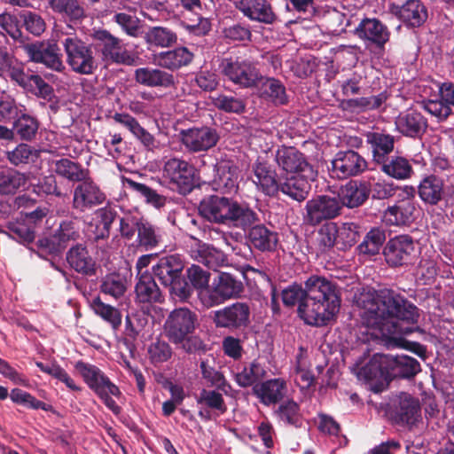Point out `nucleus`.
Listing matches in <instances>:
<instances>
[{"instance_id": "1", "label": "nucleus", "mask_w": 454, "mask_h": 454, "mask_svg": "<svg viewBox=\"0 0 454 454\" xmlns=\"http://www.w3.org/2000/svg\"><path fill=\"white\" fill-rule=\"evenodd\" d=\"M356 305L362 323L376 338L396 340L410 334L413 328L403 323L415 324L419 316L416 306L391 290H364Z\"/></svg>"}, {"instance_id": "2", "label": "nucleus", "mask_w": 454, "mask_h": 454, "mask_svg": "<svg viewBox=\"0 0 454 454\" xmlns=\"http://www.w3.org/2000/svg\"><path fill=\"white\" fill-rule=\"evenodd\" d=\"M306 297L298 306V314L305 324L323 326L338 313L340 298L336 286L324 277L313 275L305 281Z\"/></svg>"}, {"instance_id": "3", "label": "nucleus", "mask_w": 454, "mask_h": 454, "mask_svg": "<svg viewBox=\"0 0 454 454\" xmlns=\"http://www.w3.org/2000/svg\"><path fill=\"white\" fill-rule=\"evenodd\" d=\"M199 212L211 223H232L234 227H250L255 220L254 211L247 205L218 195L204 198L200 203Z\"/></svg>"}, {"instance_id": "4", "label": "nucleus", "mask_w": 454, "mask_h": 454, "mask_svg": "<svg viewBox=\"0 0 454 454\" xmlns=\"http://www.w3.org/2000/svg\"><path fill=\"white\" fill-rule=\"evenodd\" d=\"M199 326L198 316L187 308H179L171 311L165 321L166 336L175 345L188 354H200L207 350V345L196 335Z\"/></svg>"}, {"instance_id": "5", "label": "nucleus", "mask_w": 454, "mask_h": 454, "mask_svg": "<svg viewBox=\"0 0 454 454\" xmlns=\"http://www.w3.org/2000/svg\"><path fill=\"white\" fill-rule=\"evenodd\" d=\"M184 264L178 254L162 257L153 267V275L160 284L168 287L171 295L180 301H186L192 294L189 283L182 277Z\"/></svg>"}, {"instance_id": "6", "label": "nucleus", "mask_w": 454, "mask_h": 454, "mask_svg": "<svg viewBox=\"0 0 454 454\" xmlns=\"http://www.w3.org/2000/svg\"><path fill=\"white\" fill-rule=\"evenodd\" d=\"M67 57V63L79 74L90 75L98 68V62L92 44L82 40L77 35L67 36L62 41Z\"/></svg>"}, {"instance_id": "7", "label": "nucleus", "mask_w": 454, "mask_h": 454, "mask_svg": "<svg viewBox=\"0 0 454 454\" xmlns=\"http://www.w3.org/2000/svg\"><path fill=\"white\" fill-rule=\"evenodd\" d=\"M94 41V48L104 61L118 65L134 66L137 58L121 46V40L106 29L93 30L90 35Z\"/></svg>"}, {"instance_id": "8", "label": "nucleus", "mask_w": 454, "mask_h": 454, "mask_svg": "<svg viewBox=\"0 0 454 454\" xmlns=\"http://www.w3.org/2000/svg\"><path fill=\"white\" fill-rule=\"evenodd\" d=\"M179 141L188 153H199L214 148L220 140L216 129L207 126H193L182 129L178 133Z\"/></svg>"}, {"instance_id": "9", "label": "nucleus", "mask_w": 454, "mask_h": 454, "mask_svg": "<svg viewBox=\"0 0 454 454\" xmlns=\"http://www.w3.org/2000/svg\"><path fill=\"white\" fill-rule=\"evenodd\" d=\"M23 51L30 61L42 64L52 71L63 72L66 68L61 50L54 42L46 40L27 42L24 44Z\"/></svg>"}, {"instance_id": "10", "label": "nucleus", "mask_w": 454, "mask_h": 454, "mask_svg": "<svg viewBox=\"0 0 454 454\" xmlns=\"http://www.w3.org/2000/svg\"><path fill=\"white\" fill-rule=\"evenodd\" d=\"M367 168L368 163L364 157L352 149H348L335 153L329 171L333 178L343 180L357 176Z\"/></svg>"}, {"instance_id": "11", "label": "nucleus", "mask_w": 454, "mask_h": 454, "mask_svg": "<svg viewBox=\"0 0 454 454\" xmlns=\"http://www.w3.org/2000/svg\"><path fill=\"white\" fill-rule=\"evenodd\" d=\"M195 168L188 161L171 158L168 160L163 167V173L170 182L176 185L179 193L188 194L195 187Z\"/></svg>"}, {"instance_id": "12", "label": "nucleus", "mask_w": 454, "mask_h": 454, "mask_svg": "<svg viewBox=\"0 0 454 454\" xmlns=\"http://www.w3.org/2000/svg\"><path fill=\"white\" fill-rule=\"evenodd\" d=\"M74 369L82 376L89 388L97 395L109 390L114 397L120 398L122 394L119 387L111 381L109 377L98 366L80 360L75 363Z\"/></svg>"}, {"instance_id": "13", "label": "nucleus", "mask_w": 454, "mask_h": 454, "mask_svg": "<svg viewBox=\"0 0 454 454\" xmlns=\"http://www.w3.org/2000/svg\"><path fill=\"white\" fill-rule=\"evenodd\" d=\"M243 290L240 280L236 279L231 273L220 271L213 279L208 296L213 303L220 304L226 300L239 298Z\"/></svg>"}, {"instance_id": "14", "label": "nucleus", "mask_w": 454, "mask_h": 454, "mask_svg": "<svg viewBox=\"0 0 454 454\" xmlns=\"http://www.w3.org/2000/svg\"><path fill=\"white\" fill-rule=\"evenodd\" d=\"M340 208L337 199L319 196L307 202L306 221L311 225L320 224L325 220L337 216Z\"/></svg>"}, {"instance_id": "15", "label": "nucleus", "mask_w": 454, "mask_h": 454, "mask_svg": "<svg viewBox=\"0 0 454 454\" xmlns=\"http://www.w3.org/2000/svg\"><path fill=\"white\" fill-rule=\"evenodd\" d=\"M74 189L73 205L76 209L84 211L102 204L106 200L105 193L90 178V175Z\"/></svg>"}, {"instance_id": "16", "label": "nucleus", "mask_w": 454, "mask_h": 454, "mask_svg": "<svg viewBox=\"0 0 454 454\" xmlns=\"http://www.w3.org/2000/svg\"><path fill=\"white\" fill-rule=\"evenodd\" d=\"M354 34L366 44H373L379 49H383L390 38L387 26L375 18L362 20L355 28Z\"/></svg>"}, {"instance_id": "17", "label": "nucleus", "mask_w": 454, "mask_h": 454, "mask_svg": "<svg viewBox=\"0 0 454 454\" xmlns=\"http://www.w3.org/2000/svg\"><path fill=\"white\" fill-rule=\"evenodd\" d=\"M390 360L389 355L374 354L370 361L362 366L357 376L368 382H376L380 387L388 384L390 381Z\"/></svg>"}, {"instance_id": "18", "label": "nucleus", "mask_w": 454, "mask_h": 454, "mask_svg": "<svg viewBox=\"0 0 454 454\" xmlns=\"http://www.w3.org/2000/svg\"><path fill=\"white\" fill-rule=\"evenodd\" d=\"M250 309L245 302H235L215 313L214 322L217 327L238 329L247 326Z\"/></svg>"}, {"instance_id": "19", "label": "nucleus", "mask_w": 454, "mask_h": 454, "mask_svg": "<svg viewBox=\"0 0 454 454\" xmlns=\"http://www.w3.org/2000/svg\"><path fill=\"white\" fill-rule=\"evenodd\" d=\"M222 73L233 82L243 87H252L255 84V74L250 64L239 62L232 58H225L220 65Z\"/></svg>"}, {"instance_id": "20", "label": "nucleus", "mask_w": 454, "mask_h": 454, "mask_svg": "<svg viewBox=\"0 0 454 454\" xmlns=\"http://www.w3.org/2000/svg\"><path fill=\"white\" fill-rule=\"evenodd\" d=\"M135 294L136 301L139 304L162 303L165 300L154 277L147 271L137 275Z\"/></svg>"}, {"instance_id": "21", "label": "nucleus", "mask_w": 454, "mask_h": 454, "mask_svg": "<svg viewBox=\"0 0 454 454\" xmlns=\"http://www.w3.org/2000/svg\"><path fill=\"white\" fill-rule=\"evenodd\" d=\"M270 160L277 162L284 171L289 173H301L310 168L303 154L292 146H283L276 154L271 153Z\"/></svg>"}, {"instance_id": "22", "label": "nucleus", "mask_w": 454, "mask_h": 454, "mask_svg": "<svg viewBox=\"0 0 454 454\" xmlns=\"http://www.w3.org/2000/svg\"><path fill=\"white\" fill-rule=\"evenodd\" d=\"M413 251L412 239L409 236L402 235L388 241L384 249V255L389 265L399 266L407 262Z\"/></svg>"}, {"instance_id": "23", "label": "nucleus", "mask_w": 454, "mask_h": 454, "mask_svg": "<svg viewBox=\"0 0 454 454\" xmlns=\"http://www.w3.org/2000/svg\"><path fill=\"white\" fill-rule=\"evenodd\" d=\"M194 59V54L187 47L179 46L173 50L161 51L155 55V61L161 68L177 71L188 67Z\"/></svg>"}, {"instance_id": "24", "label": "nucleus", "mask_w": 454, "mask_h": 454, "mask_svg": "<svg viewBox=\"0 0 454 454\" xmlns=\"http://www.w3.org/2000/svg\"><path fill=\"white\" fill-rule=\"evenodd\" d=\"M289 396L287 382L281 378L265 380L257 388V397L267 406L276 405Z\"/></svg>"}, {"instance_id": "25", "label": "nucleus", "mask_w": 454, "mask_h": 454, "mask_svg": "<svg viewBox=\"0 0 454 454\" xmlns=\"http://www.w3.org/2000/svg\"><path fill=\"white\" fill-rule=\"evenodd\" d=\"M395 127L403 136L415 138L426 132L427 121L417 111H406L396 117Z\"/></svg>"}, {"instance_id": "26", "label": "nucleus", "mask_w": 454, "mask_h": 454, "mask_svg": "<svg viewBox=\"0 0 454 454\" xmlns=\"http://www.w3.org/2000/svg\"><path fill=\"white\" fill-rule=\"evenodd\" d=\"M418 194L425 204L435 206L444 197V181L435 174L427 175L418 185Z\"/></svg>"}, {"instance_id": "27", "label": "nucleus", "mask_w": 454, "mask_h": 454, "mask_svg": "<svg viewBox=\"0 0 454 454\" xmlns=\"http://www.w3.org/2000/svg\"><path fill=\"white\" fill-rule=\"evenodd\" d=\"M215 176L213 180V189L223 194H231L238 191L237 168L230 162H221L215 165Z\"/></svg>"}, {"instance_id": "28", "label": "nucleus", "mask_w": 454, "mask_h": 454, "mask_svg": "<svg viewBox=\"0 0 454 454\" xmlns=\"http://www.w3.org/2000/svg\"><path fill=\"white\" fill-rule=\"evenodd\" d=\"M69 266L84 276H94L97 271L96 261L90 254L86 247L79 244L72 247L67 253Z\"/></svg>"}, {"instance_id": "29", "label": "nucleus", "mask_w": 454, "mask_h": 454, "mask_svg": "<svg viewBox=\"0 0 454 454\" xmlns=\"http://www.w3.org/2000/svg\"><path fill=\"white\" fill-rule=\"evenodd\" d=\"M134 78L137 83L152 88H169L175 85L174 75L158 68H137L135 70Z\"/></svg>"}, {"instance_id": "30", "label": "nucleus", "mask_w": 454, "mask_h": 454, "mask_svg": "<svg viewBox=\"0 0 454 454\" xmlns=\"http://www.w3.org/2000/svg\"><path fill=\"white\" fill-rule=\"evenodd\" d=\"M117 9L119 11H126L127 12H115L113 21L115 22L127 35L137 37L141 27V20L135 15L137 7L127 4L125 2H121Z\"/></svg>"}, {"instance_id": "31", "label": "nucleus", "mask_w": 454, "mask_h": 454, "mask_svg": "<svg viewBox=\"0 0 454 454\" xmlns=\"http://www.w3.org/2000/svg\"><path fill=\"white\" fill-rule=\"evenodd\" d=\"M48 8L74 24L82 22L87 17L84 7L78 0H49Z\"/></svg>"}, {"instance_id": "32", "label": "nucleus", "mask_w": 454, "mask_h": 454, "mask_svg": "<svg viewBox=\"0 0 454 454\" xmlns=\"http://www.w3.org/2000/svg\"><path fill=\"white\" fill-rule=\"evenodd\" d=\"M78 236L73 229H58L53 235L39 239L37 247L48 254H58L67 247L69 240H75Z\"/></svg>"}, {"instance_id": "33", "label": "nucleus", "mask_w": 454, "mask_h": 454, "mask_svg": "<svg viewBox=\"0 0 454 454\" xmlns=\"http://www.w3.org/2000/svg\"><path fill=\"white\" fill-rule=\"evenodd\" d=\"M339 197L342 204L348 207H359L369 197V184L350 180L340 188Z\"/></svg>"}, {"instance_id": "34", "label": "nucleus", "mask_w": 454, "mask_h": 454, "mask_svg": "<svg viewBox=\"0 0 454 454\" xmlns=\"http://www.w3.org/2000/svg\"><path fill=\"white\" fill-rule=\"evenodd\" d=\"M394 8L399 19L410 27H419L427 20V9L419 0H408L402 6Z\"/></svg>"}, {"instance_id": "35", "label": "nucleus", "mask_w": 454, "mask_h": 454, "mask_svg": "<svg viewBox=\"0 0 454 454\" xmlns=\"http://www.w3.org/2000/svg\"><path fill=\"white\" fill-rule=\"evenodd\" d=\"M191 240H193L198 249L195 251V259L207 266L208 269L216 270L218 267L223 266L227 262L226 255L220 250L212 246L203 243L199 239L189 236Z\"/></svg>"}, {"instance_id": "36", "label": "nucleus", "mask_w": 454, "mask_h": 454, "mask_svg": "<svg viewBox=\"0 0 454 454\" xmlns=\"http://www.w3.org/2000/svg\"><path fill=\"white\" fill-rule=\"evenodd\" d=\"M271 161L257 156V187L268 196H274L280 189Z\"/></svg>"}, {"instance_id": "37", "label": "nucleus", "mask_w": 454, "mask_h": 454, "mask_svg": "<svg viewBox=\"0 0 454 454\" xmlns=\"http://www.w3.org/2000/svg\"><path fill=\"white\" fill-rule=\"evenodd\" d=\"M257 95L272 102L274 105H285L287 97L285 87L279 81L269 78H257Z\"/></svg>"}, {"instance_id": "38", "label": "nucleus", "mask_w": 454, "mask_h": 454, "mask_svg": "<svg viewBox=\"0 0 454 454\" xmlns=\"http://www.w3.org/2000/svg\"><path fill=\"white\" fill-rule=\"evenodd\" d=\"M366 139L372 149L373 160L378 164L383 163L386 156L394 150L395 137L392 135L369 132Z\"/></svg>"}, {"instance_id": "39", "label": "nucleus", "mask_w": 454, "mask_h": 454, "mask_svg": "<svg viewBox=\"0 0 454 454\" xmlns=\"http://www.w3.org/2000/svg\"><path fill=\"white\" fill-rule=\"evenodd\" d=\"M150 47L169 48L177 42V35L171 28L162 26L150 27L144 35Z\"/></svg>"}, {"instance_id": "40", "label": "nucleus", "mask_w": 454, "mask_h": 454, "mask_svg": "<svg viewBox=\"0 0 454 454\" xmlns=\"http://www.w3.org/2000/svg\"><path fill=\"white\" fill-rule=\"evenodd\" d=\"M390 360V380L395 377L411 378L420 372L419 363L413 357L408 356H389Z\"/></svg>"}, {"instance_id": "41", "label": "nucleus", "mask_w": 454, "mask_h": 454, "mask_svg": "<svg viewBox=\"0 0 454 454\" xmlns=\"http://www.w3.org/2000/svg\"><path fill=\"white\" fill-rule=\"evenodd\" d=\"M54 171L57 175L71 182H80L90 175V171L84 168L79 162L67 158H62L53 162Z\"/></svg>"}, {"instance_id": "42", "label": "nucleus", "mask_w": 454, "mask_h": 454, "mask_svg": "<svg viewBox=\"0 0 454 454\" xmlns=\"http://www.w3.org/2000/svg\"><path fill=\"white\" fill-rule=\"evenodd\" d=\"M93 312L111 325L114 330H118L121 325L122 316L121 311L107 303H105L99 296L95 297L90 302Z\"/></svg>"}, {"instance_id": "43", "label": "nucleus", "mask_w": 454, "mask_h": 454, "mask_svg": "<svg viewBox=\"0 0 454 454\" xmlns=\"http://www.w3.org/2000/svg\"><path fill=\"white\" fill-rule=\"evenodd\" d=\"M395 416L402 423L414 424L420 416L419 402L411 395L402 393L399 396V407L395 411Z\"/></svg>"}, {"instance_id": "44", "label": "nucleus", "mask_w": 454, "mask_h": 454, "mask_svg": "<svg viewBox=\"0 0 454 454\" xmlns=\"http://www.w3.org/2000/svg\"><path fill=\"white\" fill-rule=\"evenodd\" d=\"M39 124L37 118L28 114L21 113L13 121L12 129L14 131V136L17 135L21 140L32 141L36 137Z\"/></svg>"}, {"instance_id": "45", "label": "nucleus", "mask_w": 454, "mask_h": 454, "mask_svg": "<svg viewBox=\"0 0 454 454\" xmlns=\"http://www.w3.org/2000/svg\"><path fill=\"white\" fill-rule=\"evenodd\" d=\"M388 98L389 94L384 90L378 95L348 99L345 104L346 108L351 111L367 112L380 109Z\"/></svg>"}, {"instance_id": "46", "label": "nucleus", "mask_w": 454, "mask_h": 454, "mask_svg": "<svg viewBox=\"0 0 454 454\" xmlns=\"http://www.w3.org/2000/svg\"><path fill=\"white\" fill-rule=\"evenodd\" d=\"M124 185L143 197L146 203L160 208L165 206L167 198L145 184L136 182L130 178H123Z\"/></svg>"}, {"instance_id": "47", "label": "nucleus", "mask_w": 454, "mask_h": 454, "mask_svg": "<svg viewBox=\"0 0 454 454\" xmlns=\"http://www.w3.org/2000/svg\"><path fill=\"white\" fill-rule=\"evenodd\" d=\"M99 288L101 293L118 300L127 292V279L119 273L107 274L102 278Z\"/></svg>"}, {"instance_id": "48", "label": "nucleus", "mask_w": 454, "mask_h": 454, "mask_svg": "<svg viewBox=\"0 0 454 454\" xmlns=\"http://www.w3.org/2000/svg\"><path fill=\"white\" fill-rule=\"evenodd\" d=\"M380 164L381 170L385 174L398 180L410 178L413 173L410 161L401 156L392 157L387 162L385 160Z\"/></svg>"}, {"instance_id": "49", "label": "nucleus", "mask_w": 454, "mask_h": 454, "mask_svg": "<svg viewBox=\"0 0 454 454\" xmlns=\"http://www.w3.org/2000/svg\"><path fill=\"white\" fill-rule=\"evenodd\" d=\"M27 177L19 171L8 169L0 172V195H11L27 184Z\"/></svg>"}, {"instance_id": "50", "label": "nucleus", "mask_w": 454, "mask_h": 454, "mask_svg": "<svg viewBox=\"0 0 454 454\" xmlns=\"http://www.w3.org/2000/svg\"><path fill=\"white\" fill-rule=\"evenodd\" d=\"M280 190L290 198L302 201L309 194V184L305 178L294 176L287 178L285 183L280 184Z\"/></svg>"}, {"instance_id": "51", "label": "nucleus", "mask_w": 454, "mask_h": 454, "mask_svg": "<svg viewBox=\"0 0 454 454\" xmlns=\"http://www.w3.org/2000/svg\"><path fill=\"white\" fill-rule=\"evenodd\" d=\"M278 419L288 425L297 427L301 419L299 404L292 398L283 401L274 411Z\"/></svg>"}, {"instance_id": "52", "label": "nucleus", "mask_w": 454, "mask_h": 454, "mask_svg": "<svg viewBox=\"0 0 454 454\" xmlns=\"http://www.w3.org/2000/svg\"><path fill=\"white\" fill-rule=\"evenodd\" d=\"M200 368L204 380H206L211 387H215L220 390H225L227 386L224 376L222 372L215 370L214 357H207L200 361Z\"/></svg>"}, {"instance_id": "53", "label": "nucleus", "mask_w": 454, "mask_h": 454, "mask_svg": "<svg viewBox=\"0 0 454 454\" xmlns=\"http://www.w3.org/2000/svg\"><path fill=\"white\" fill-rule=\"evenodd\" d=\"M0 26L15 43H20V47L22 49L24 44L27 43L28 37L20 28L19 20L15 15L10 13L0 14Z\"/></svg>"}, {"instance_id": "54", "label": "nucleus", "mask_w": 454, "mask_h": 454, "mask_svg": "<svg viewBox=\"0 0 454 454\" xmlns=\"http://www.w3.org/2000/svg\"><path fill=\"white\" fill-rule=\"evenodd\" d=\"M35 365L41 370V372L47 373L59 381L66 384V386L73 391H81L82 387L77 386L74 380L69 376V374L57 363H51L45 364L42 362H36Z\"/></svg>"}, {"instance_id": "55", "label": "nucleus", "mask_w": 454, "mask_h": 454, "mask_svg": "<svg viewBox=\"0 0 454 454\" xmlns=\"http://www.w3.org/2000/svg\"><path fill=\"white\" fill-rule=\"evenodd\" d=\"M11 400L18 404H21L26 406L27 408L34 409V410H43L45 411L51 410V405L37 400L31 394L20 389V388H13L10 394Z\"/></svg>"}, {"instance_id": "56", "label": "nucleus", "mask_w": 454, "mask_h": 454, "mask_svg": "<svg viewBox=\"0 0 454 454\" xmlns=\"http://www.w3.org/2000/svg\"><path fill=\"white\" fill-rule=\"evenodd\" d=\"M26 30L35 36H40L46 29L43 18L35 12L23 11L19 14Z\"/></svg>"}, {"instance_id": "57", "label": "nucleus", "mask_w": 454, "mask_h": 454, "mask_svg": "<svg viewBox=\"0 0 454 454\" xmlns=\"http://www.w3.org/2000/svg\"><path fill=\"white\" fill-rule=\"evenodd\" d=\"M223 36L228 43L246 44L252 38V32L248 27L234 24L223 30Z\"/></svg>"}, {"instance_id": "58", "label": "nucleus", "mask_w": 454, "mask_h": 454, "mask_svg": "<svg viewBox=\"0 0 454 454\" xmlns=\"http://www.w3.org/2000/svg\"><path fill=\"white\" fill-rule=\"evenodd\" d=\"M38 152L27 144L19 145L14 150L7 153V159L15 166L34 162Z\"/></svg>"}, {"instance_id": "59", "label": "nucleus", "mask_w": 454, "mask_h": 454, "mask_svg": "<svg viewBox=\"0 0 454 454\" xmlns=\"http://www.w3.org/2000/svg\"><path fill=\"white\" fill-rule=\"evenodd\" d=\"M186 277L189 279V286L192 289L204 290L210 287V273L200 266L192 264L186 270Z\"/></svg>"}, {"instance_id": "60", "label": "nucleus", "mask_w": 454, "mask_h": 454, "mask_svg": "<svg viewBox=\"0 0 454 454\" xmlns=\"http://www.w3.org/2000/svg\"><path fill=\"white\" fill-rule=\"evenodd\" d=\"M22 113L16 100L9 95L0 97V122H12Z\"/></svg>"}, {"instance_id": "61", "label": "nucleus", "mask_w": 454, "mask_h": 454, "mask_svg": "<svg viewBox=\"0 0 454 454\" xmlns=\"http://www.w3.org/2000/svg\"><path fill=\"white\" fill-rule=\"evenodd\" d=\"M27 83L29 87L24 88V90L35 96L48 101L51 100L54 97L53 88L39 74H31Z\"/></svg>"}, {"instance_id": "62", "label": "nucleus", "mask_w": 454, "mask_h": 454, "mask_svg": "<svg viewBox=\"0 0 454 454\" xmlns=\"http://www.w3.org/2000/svg\"><path fill=\"white\" fill-rule=\"evenodd\" d=\"M32 192L38 196L54 195L60 198L63 195L53 175L45 176L33 184Z\"/></svg>"}, {"instance_id": "63", "label": "nucleus", "mask_w": 454, "mask_h": 454, "mask_svg": "<svg viewBox=\"0 0 454 454\" xmlns=\"http://www.w3.org/2000/svg\"><path fill=\"white\" fill-rule=\"evenodd\" d=\"M385 239L386 236L380 229H371L359 245V249L364 254H375L379 252Z\"/></svg>"}, {"instance_id": "64", "label": "nucleus", "mask_w": 454, "mask_h": 454, "mask_svg": "<svg viewBox=\"0 0 454 454\" xmlns=\"http://www.w3.org/2000/svg\"><path fill=\"white\" fill-rule=\"evenodd\" d=\"M213 104L218 110L234 114L243 113L246 106L242 99L224 94L213 98Z\"/></svg>"}]
</instances>
